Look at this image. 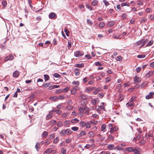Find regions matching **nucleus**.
<instances>
[{
  "label": "nucleus",
  "mask_w": 154,
  "mask_h": 154,
  "mask_svg": "<svg viewBox=\"0 0 154 154\" xmlns=\"http://www.w3.org/2000/svg\"><path fill=\"white\" fill-rule=\"evenodd\" d=\"M72 131L69 128L66 130L63 129L60 132V134L61 136H64L66 135L71 134Z\"/></svg>",
  "instance_id": "obj_1"
},
{
  "label": "nucleus",
  "mask_w": 154,
  "mask_h": 154,
  "mask_svg": "<svg viewBox=\"0 0 154 154\" xmlns=\"http://www.w3.org/2000/svg\"><path fill=\"white\" fill-rule=\"evenodd\" d=\"M74 54L76 57H79L83 55V52L79 51L75 52Z\"/></svg>",
  "instance_id": "obj_2"
},
{
  "label": "nucleus",
  "mask_w": 154,
  "mask_h": 154,
  "mask_svg": "<svg viewBox=\"0 0 154 154\" xmlns=\"http://www.w3.org/2000/svg\"><path fill=\"white\" fill-rule=\"evenodd\" d=\"M14 58V57L13 55L11 54H10L5 58L4 61L6 62L8 60H11L13 59Z\"/></svg>",
  "instance_id": "obj_3"
},
{
  "label": "nucleus",
  "mask_w": 154,
  "mask_h": 154,
  "mask_svg": "<svg viewBox=\"0 0 154 154\" xmlns=\"http://www.w3.org/2000/svg\"><path fill=\"white\" fill-rule=\"evenodd\" d=\"M154 94V93L153 92H150L149 94L146 95V96L145 98L147 100L152 98L153 97V96Z\"/></svg>",
  "instance_id": "obj_4"
},
{
  "label": "nucleus",
  "mask_w": 154,
  "mask_h": 154,
  "mask_svg": "<svg viewBox=\"0 0 154 154\" xmlns=\"http://www.w3.org/2000/svg\"><path fill=\"white\" fill-rule=\"evenodd\" d=\"M121 35H117V33H114L112 35V37L115 39H121Z\"/></svg>",
  "instance_id": "obj_5"
},
{
  "label": "nucleus",
  "mask_w": 154,
  "mask_h": 154,
  "mask_svg": "<svg viewBox=\"0 0 154 154\" xmlns=\"http://www.w3.org/2000/svg\"><path fill=\"white\" fill-rule=\"evenodd\" d=\"M141 80L140 78L138 77L137 75L134 76V81L135 82L137 83H140L141 82Z\"/></svg>",
  "instance_id": "obj_6"
},
{
  "label": "nucleus",
  "mask_w": 154,
  "mask_h": 154,
  "mask_svg": "<svg viewBox=\"0 0 154 154\" xmlns=\"http://www.w3.org/2000/svg\"><path fill=\"white\" fill-rule=\"evenodd\" d=\"M56 17H57V15L56 14L53 12H51L50 13L49 15V17L50 19H53Z\"/></svg>",
  "instance_id": "obj_7"
},
{
  "label": "nucleus",
  "mask_w": 154,
  "mask_h": 154,
  "mask_svg": "<svg viewBox=\"0 0 154 154\" xmlns=\"http://www.w3.org/2000/svg\"><path fill=\"white\" fill-rule=\"evenodd\" d=\"M118 130V127L117 126L111 129L110 131V132L111 134L113 133L114 131H116Z\"/></svg>",
  "instance_id": "obj_8"
},
{
  "label": "nucleus",
  "mask_w": 154,
  "mask_h": 154,
  "mask_svg": "<svg viewBox=\"0 0 154 154\" xmlns=\"http://www.w3.org/2000/svg\"><path fill=\"white\" fill-rule=\"evenodd\" d=\"M101 90V88H97L93 92V93L94 94H96L98 93V92L100 91Z\"/></svg>",
  "instance_id": "obj_9"
},
{
  "label": "nucleus",
  "mask_w": 154,
  "mask_h": 154,
  "mask_svg": "<svg viewBox=\"0 0 154 154\" xmlns=\"http://www.w3.org/2000/svg\"><path fill=\"white\" fill-rule=\"evenodd\" d=\"M107 148L109 150H113L114 148V146L113 144H109L107 146Z\"/></svg>",
  "instance_id": "obj_10"
},
{
  "label": "nucleus",
  "mask_w": 154,
  "mask_h": 154,
  "mask_svg": "<svg viewBox=\"0 0 154 154\" xmlns=\"http://www.w3.org/2000/svg\"><path fill=\"white\" fill-rule=\"evenodd\" d=\"M69 89V88L68 87H66V88H64L63 90L61 91V90H59L57 92L58 93H60L63 92H67Z\"/></svg>",
  "instance_id": "obj_11"
},
{
  "label": "nucleus",
  "mask_w": 154,
  "mask_h": 154,
  "mask_svg": "<svg viewBox=\"0 0 154 154\" xmlns=\"http://www.w3.org/2000/svg\"><path fill=\"white\" fill-rule=\"evenodd\" d=\"M95 88V87L88 88L85 90L86 92L89 93L91 91Z\"/></svg>",
  "instance_id": "obj_12"
},
{
  "label": "nucleus",
  "mask_w": 154,
  "mask_h": 154,
  "mask_svg": "<svg viewBox=\"0 0 154 154\" xmlns=\"http://www.w3.org/2000/svg\"><path fill=\"white\" fill-rule=\"evenodd\" d=\"M86 123L83 121H81L79 122V125L82 128H84L85 127L86 125Z\"/></svg>",
  "instance_id": "obj_13"
},
{
  "label": "nucleus",
  "mask_w": 154,
  "mask_h": 154,
  "mask_svg": "<svg viewBox=\"0 0 154 154\" xmlns=\"http://www.w3.org/2000/svg\"><path fill=\"white\" fill-rule=\"evenodd\" d=\"M52 114V113H51V111H49V114L47 115L46 117V119L48 120L51 119L52 117V116L51 115Z\"/></svg>",
  "instance_id": "obj_14"
},
{
  "label": "nucleus",
  "mask_w": 154,
  "mask_h": 154,
  "mask_svg": "<svg viewBox=\"0 0 154 154\" xmlns=\"http://www.w3.org/2000/svg\"><path fill=\"white\" fill-rule=\"evenodd\" d=\"M40 143H39V142H37L36 143V144L35 146V148L36 149L37 151H38L40 149Z\"/></svg>",
  "instance_id": "obj_15"
},
{
  "label": "nucleus",
  "mask_w": 154,
  "mask_h": 154,
  "mask_svg": "<svg viewBox=\"0 0 154 154\" xmlns=\"http://www.w3.org/2000/svg\"><path fill=\"white\" fill-rule=\"evenodd\" d=\"M79 121V120L77 119V118H75L71 120V122L72 123L75 124L78 122Z\"/></svg>",
  "instance_id": "obj_16"
},
{
  "label": "nucleus",
  "mask_w": 154,
  "mask_h": 154,
  "mask_svg": "<svg viewBox=\"0 0 154 154\" xmlns=\"http://www.w3.org/2000/svg\"><path fill=\"white\" fill-rule=\"evenodd\" d=\"M86 132L84 131H81L80 134L78 135L79 137H81L83 135H85L86 134Z\"/></svg>",
  "instance_id": "obj_17"
},
{
  "label": "nucleus",
  "mask_w": 154,
  "mask_h": 154,
  "mask_svg": "<svg viewBox=\"0 0 154 154\" xmlns=\"http://www.w3.org/2000/svg\"><path fill=\"white\" fill-rule=\"evenodd\" d=\"M75 66L76 67H82L84 66V65L83 63H81L79 64H77L75 65Z\"/></svg>",
  "instance_id": "obj_18"
},
{
  "label": "nucleus",
  "mask_w": 154,
  "mask_h": 154,
  "mask_svg": "<svg viewBox=\"0 0 154 154\" xmlns=\"http://www.w3.org/2000/svg\"><path fill=\"white\" fill-rule=\"evenodd\" d=\"M95 135V133L93 131H90L88 133V135L89 137H93Z\"/></svg>",
  "instance_id": "obj_19"
},
{
  "label": "nucleus",
  "mask_w": 154,
  "mask_h": 154,
  "mask_svg": "<svg viewBox=\"0 0 154 154\" xmlns=\"http://www.w3.org/2000/svg\"><path fill=\"white\" fill-rule=\"evenodd\" d=\"M19 75V72L17 71H14L13 74V76L14 77H17Z\"/></svg>",
  "instance_id": "obj_20"
},
{
  "label": "nucleus",
  "mask_w": 154,
  "mask_h": 154,
  "mask_svg": "<svg viewBox=\"0 0 154 154\" xmlns=\"http://www.w3.org/2000/svg\"><path fill=\"white\" fill-rule=\"evenodd\" d=\"M104 107L102 106H97L96 107V109L98 110H101L102 109H104Z\"/></svg>",
  "instance_id": "obj_21"
},
{
  "label": "nucleus",
  "mask_w": 154,
  "mask_h": 154,
  "mask_svg": "<svg viewBox=\"0 0 154 154\" xmlns=\"http://www.w3.org/2000/svg\"><path fill=\"white\" fill-rule=\"evenodd\" d=\"M98 3V2L97 0H94L91 2V4L93 6H96Z\"/></svg>",
  "instance_id": "obj_22"
},
{
  "label": "nucleus",
  "mask_w": 154,
  "mask_h": 154,
  "mask_svg": "<svg viewBox=\"0 0 154 154\" xmlns=\"http://www.w3.org/2000/svg\"><path fill=\"white\" fill-rule=\"evenodd\" d=\"M50 125H55L57 122L55 120H52L50 121Z\"/></svg>",
  "instance_id": "obj_23"
},
{
  "label": "nucleus",
  "mask_w": 154,
  "mask_h": 154,
  "mask_svg": "<svg viewBox=\"0 0 154 154\" xmlns=\"http://www.w3.org/2000/svg\"><path fill=\"white\" fill-rule=\"evenodd\" d=\"M103 63L100 62H97L95 63V65L97 66H102Z\"/></svg>",
  "instance_id": "obj_24"
},
{
  "label": "nucleus",
  "mask_w": 154,
  "mask_h": 154,
  "mask_svg": "<svg viewBox=\"0 0 154 154\" xmlns=\"http://www.w3.org/2000/svg\"><path fill=\"white\" fill-rule=\"evenodd\" d=\"M153 42H154L153 40L152 39L150 40L148 43L146 45V47H149L151 46L153 44Z\"/></svg>",
  "instance_id": "obj_25"
},
{
  "label": "nucleus",
  "mask_w": 154,
  "mask_h": 154,
  "mask_svg": "<svg viewBox=\"0 0 154 154\" xmlns=\"http://www.w3.org/2000/svg\"><path fill=\"white\" fill-rule=\"evenodd\" d=\"M121 5L122 7H123L124 6H127L129 7L130 6V4L129 3L125 2V3H122L121 4Z\"/></svg>",
  "instance_id": "obj_26"
},
{
  "label": "nucleus",
  "mask_w": 154,
  "mask_h": 154,
  "mask_svg": "<svg viewBox=\"0 0 154 154\" xmlns=\"http://www.w3.org/2000/svg\"><path fill=\"white\" fill-rule=\"evenodd\" d=\"M122 149V147L120 146H118L116 147L114 146V149L117 150H121Z\"/></svg>",
  "instance_id": "obj_27"
},
{
  "label": "nucleus",
  "mask_w": 154,
  "mask_h": 154,
  "mask_svg": "<svg viewBox=\"0 0 154 154\" xmlns=\"http://www.w3.org/2000/svg\"><path fill=\"white\" fill-rule=\"evenodd\" d=\"M134 148H132V147H127L125 149V150L126 151H129V152H132L134 150Z\"/></svg>",
  "instance_id": "obj_28"
},
{
  "label": "nucleus",
  "mask_w": 154,
  "mask_h": 154,
  "mask_svg": "<svg viewBox=\"0 0 154 154\" xmlns=\"http://www.w3.org/2000/svg\"><path fill=\"white\" fill-rule=\"evenodd\" d=\"M140 149L138 148L137 149H134V152L135 154H140L139 152Z\"/></svg>",
  "instance_id": "obj_29"
},
{
  "label": "nucleus",
  "mask_w": 154,
  "mask_h": 154,
  "mask_svg": "<svg viewBox=\"0 0 154 154\" xmlns=\"http://www.w3.org/2000/svg\"><path fill=\"white\" fill-rule=\"evenodd\" d=\"M75 74L76 76L78 75L79 74V70L77 68H75L74 70Z\"/></svg>",
  "instance_id": "obj_30"
},
{
  "label": "nucleus",
  "mask_w": 154,
  "mask_h": 154,
  "mask_svg": "<svg viewBox=\"0 0 154 154\" xmlns=\"http://www.w3.org/2000/svg\"><path fill=\"white\" fill-rule=\"evenodd\" d=\"M114 24V23L113 21H110L107 24V26L108 27H110Z\"/></svg>",
  "instance_id": "obj_31"
},
{
  "label": "nucleus",
  "mask_w": 154,
  "mask_h": 154,
  "mask_svg": "<svg viewBox=\"0 0 154 154\" xmlns=\"http://www.w3.org/2000/svg\"><path fill=\"white\" fill-rule=\"evenodd\" d=\"M126 105L127 106L130 107L132 106H134V103L132 102L129 101V102L127 103Z\"/></svg>",
  "instance_id": "obj_32"
},
{
  "label": "nucleus",
  "mask_w": 154,
  "mask_h": 154,
  "mask_svg": "<svg viewBox=\"0 0 154 154\" xmlns=\"http://www.w3.org/2000/svg\"><path fill=\"white\" fill-rule=\"evenodd\" d=\"M42 20V18L41 16H38L37 17L35 18V20L36 22V23H38L40 22Z\"/></svg>",
  "instance_id": "obj_33"
},
{
  "label": "nucleus",
  "mask_w": 154,
  "mask_h": 154,
  "mask_svg": "<svg viewBox=\"0 0 154 154\" xmlns=\"http://www.w3.org/2000/svg\"><path fill=\"white\" fill-rule=\"evenodd\" d=\"M147 83L146 82H143L141 84L140 87L141 88H143L147 85Z\"/></svg>",
  "instance_id": "obj_34"
},
{
  "label": "nucleus",
  "mask_w": 154,
  "mask_h": 154,
  "mask_svg": "<svg viewBox=\"0 0 154 154\" xmlns=\"http://www.w3.org/2000/svg\"><path fill=\"white\" fill-rule=\"evenodd\" d=\"M48 132L47 131H44L42 135V137H45L48 136Z\"/></svg>",
  "instance_id": "obj_35"
},
{
  "label": "nucleus",
  "mask_w": 154,
  "mask_h": 154,
  "mask_svg": "<svg viewBox=\"0 0 154 154\" xmlns=\"http://www.w3.org/2000/svg\"><path fill=\"white\" fill-rule=\"evenodd\" d=\"M63 123L62 121H59L57 124V125L58 127H61L63 126Z\"/></svg>",
  "instance_id": "obj_36"
},
{
  "label": "nucleus",
  "mask_w": 154,
  "mask_h": 154,
  "mask_svg": "<svg viewBox=\"0 0 154 154\" xmlns=\"http://www.w3.org/2000/svg\"><path fill=\"white\" fill-rule=\"evenodd\" d=\"M53 75L54 77L56 78H60L61 77V76H60V75L59 74H57V73H54L53 74Z\"/></svg>",
  "instance_id": "obj_37"
},
{
  "label": "nucleus",
  "mask_w": 154,
  "mask_h": 154,
  "mask_svg": "<svg viewBox=\"0 0 154 154\" xmlns=\"http://www.w3.org/2000/svg\"><path fill=\"white\" fill-rule=\"evenodd\" d=\"M64 125L65 126H69L70 125V122L69 120H66L64 122Z\"/></svg>",
  "instance_id": "obj_38"
},
{
  "label": "nucleus",
  "mask_w": 154,
  "mask_h": 154,
  "mask_svg": "<svg viewBox=\"0 0 154 154\" xmlns=\"http://www.w3.org/2000/svg\"><path fill=\"white\" fill-rule=\"evenodd\" d=\"M105 26V23L103 22H101L99 25V27L100 28H102Z\"/></svg>",
  "instance_id": "obj_39"
},
{
  "label": "nucleus",
  "mask_w": 154,
  "mask_h": 154,
  "mask_svg": "<svg viewBox=\"0 0 154 154\" xmlns=\"http://www.w3.org/2000/svg\"><path fill=\"white\" fill-rule=\"evenodd\" d=\"M87 23L88 25L90 26H91L93 24L92 22L89 19H87Z\"/></svg>",
  "instance_id": "obj_40"
},
{
  "label": "nucleus",
  "mask_w": 154,
  "mask_h": 154,
  "mask_svg": "<svg viewBox=\"0 0 154 154\" xmlns=\"http://www.w3.org/2000/svg\"><path fill=\"white\" fill-rule=\"evenodd\" d=\"M72 84L75 85V87H77L79 85V82L78 81H74L73 82Z\"/></svg>",
  "instance_id": "obj_41"
},
{
  "label": "nucleus",
  "mask_w": 154,
  "mask_h": 154,
  "mask_svg": "<svg viewBox=\"0 0 154 154\" xmlns=\"http://www.w3.org/2000/svg\"><path fill=\"white\" fill-rule=\"evenodd\" d=\"M114 139V137L112 135H109L108 137V139L110 141Z\"/></svg>",
  "instance_id": "obj_42"
},
{
  "label": "nucleus",
  "mask_w": 154,
  "mask_h": 154,
  "mask_svg": "<svg viewBox=\"0 0 154 154\" xmlns=\"http://www.w3.org/2000/svg\"><path fill=\"white\" fill-rule=\"evenodd\" d=\"M149 41L148 39L147 38L146 39H142L141 40L142 43L144 44H145L146 43Z\"/></svg>",
  "instance_id": "obj_43"
},
{
  "label": "nucleus",
  "mask_w": 154,
  "mask_h": 154,
  "mask_svg": "<svg viewBox=\"0 0 154 154\" xmlns=\"http://www.w3.org/2000/svg\"><path fill=\"white\" fill-rule=\"evenodd\" d=\"M59 140V138L57 137L54 139L53 142L54 143H58Z\"/></svg>",
  "instance_id": "obj_44"
},
{
  "label": "nucleus",
  "mask_w": 154,
  "mask_h": 154,
  "mask_svg": "<svg viewBox=\"0 0 154 154\" xmlns=\"http://www.w3.org/2000/svg\"><path fill=\"white\" fill-rule=\"evenodd\" d=\"M91 124L89 122H88L86 123L85 127H86V128H90L91 127Z\"/></svg>",
  "instance_id": "obj_45"
},
{
  "label": "nucleus",
  "mask_w": 154,
  "mask_h": 154,
  "mask_svg": "<svg viewBox=\"0 0 154 154\" xmlns=\"http://www.w3.org/2000/svg\"><path fill=\"white\" fill-rule=\"evenodd\" d=\"M106 128V126L105 124H103L101 127V131H103Z\"/></svg>",
  "instance_id": "obj_46"
},
{
  "label": "nucleus",
  "mask_w": 154,
  "mask_h": 154,
  "mask_svg": "<svg viewBox=\"0 0 154 154\" xmlns=\"http://www.w3.org/2000/svg\"><path fill=\"white\" fill-rule=\"evenodd\" d=\"M103 2L106 6L109 5V2L106 0H103Z\"/></svg>",
  "instance_id": "obj_47"
},
{
  "label": "nucleus",
  "mask_w": 154,
  "mask_h": 154,
  "mask_svg": "<svg viewBox=\"0 0 154 154\" xmlns=\"http://www.w3.org/2000/svg\"><path fill=\"white\" fill-rule=\"evenodd\" d=\"M127 16V14L126 13H123L122 15V18L123 20H124L126 18Z\"/></svg>",
  "instance_id": "obj_48"
},
{
  "label": "nucleus",
  "mask_w": 154,
  "mask_h": 154,
  "mask_svg": "<svg viewBox=\"0 0 154 154\" xmlns=\"http://www.w3.org/2000/svg\"><path fill=\"white\" fill-rule=\"evenodd\" d=\"M44 77L45 81L48 80L49 79V77L48 75H44Z\"/></svg>",
  "instance_id": "obj_49"
},
{
  "label": "nucleus",
  "mask_w": 154,
  "mask_h": 154,
  "mask_svg": "<svg viewBox=\"0 0 154 154\" xmlns=\"http://www.w3.org/2000/svg\"><path fill=\"white\" fill-rule=\"evenodd\" d=\"M61 152L62 154H66V149L64 148L61 149Z\"/></svg>",
  "instance_id": "obj_50"
},
{
  "label": "nucleus",
  "mask_w": 154,
  "mask_h": 154,
  "mask_svg": "<svg viewBox=\"0 0 154 154\" xmlns=\"http://www.w3.org/2000/svg\"><path fill=\"white\" fill-rule=\"evenodd\" d=\"M89 80V79L88 78L85 77V78H84V79H83L82 82L84 83H85L86 82L88 81Z\"/></svg>",
  "instance_id": "obj_51"
},
{
  "label": "nucleus",
  "mask_w": 154,
  "mask_h": 154,
  "mask_svg": "<svg viewBox=\"0 0 154 154\" xmlns=\"http://www.w3.org/2000/svg\"><path fill=\"white\" fill-rule=\"evenodd\" d=\"M71 129L74 131H76L78 130L79 128L77 127H74L71 128Z\"/></svg>",
  "instance_id": "obj_52"
},
{
  "label": "nucleus",
  "mask_w": 154,
  "mask_h": 154,
  "mask_svg": "<svg viewBox=\"0 0 154 154\" xmlns=\"http://www.w3.org/2000/svg\"><path fill=\"white\" fill-rule=\"evenodd\" d=\"M57 97L55 96L50 97V99L51 100H52L53 101H55L57 100Z\"/></svg>",
  "instance_id": "obj_53"
},
{
  "label": "nucleus",
  "mask_w": 154,
  "mask_h": 154,
  "mask_svg": "<svg viewBox=\"0 0 154 154\" xmlns=\"http://www.w3.org/2000/svg\"><path fill=\"white\" fill-rule=\"evenodd\" d=\"M55 112L58 114H60L62 113V111L56 109L55 110Z\"/></svg>",
  "instance_id": "obj_54"
},
{
  "label": "nucleus",
  "mask_w": 154,
  "mask_h": 154,
  "mask_svg": "<svg viewBox=\"0 0 154 154\" xmlns=\"http://www.w3.org/2000/svg\"><path fill=\"white\" fill-rule=\"evenodd\" d=\"M79 110L81 112H84V111L85 110L84 107H79Z\"/></svg>",
  "instance_id": "obj_55"
},
{
  "label": "nucleus",
  "mask_w": 154,
  "mask_h": 154,
  "mask_svg": "<svg viewBox=\"0 0 154 154\" xmlns=\"http://www.w3.org/2000/svg\"><path fill=\"white\" fill-rule=\"evenodd\" d=\"M46 151L49 154L52 151V149L51 148H49L47 149Z\"/></svg>",
  "instance_id": "obj_56"
},
{
  "label": "nucleus",
  "mask_w": 154,
  "mask_h": 154,
  "mask_svg": "<svg viewBox=\"0 0 154 154\" xmlns=\"http://www.w3.org/2000/svg\"><path fill=\"white\" fill-rule=\"evenodd\" d=\"M137 57L140 58H144L145 57V55H139L137 56Z\"/></svg>",
  "instance_id": "obj_57"
},
{
  "label": "nucleus",
  "mask_w": 154,
  "mask_h": 154,
  "mask_svg": "<svg viewBox=\"0 0 154 154\" xmlns=\"http://www.w3.org/2000/svg\"><path fill=\"white\" fill-rule=\"evenodd\" d=\"M85 57L87 59H89L91 58V57L90 55L87 54L85 55Z\"/></svg>",
  "instance_id": "obj_58"
},
{
  "label": "nucleus",
  "mask_w": 154,
  "mask_h": 154,
  "mask_svg": "<svg viewBox=\"0 0 154 154\" xmlns=\"http://www.w3.org/2000/svg\"><path fill=\"white\" fill-rule=\"evenodd\" d=\"M64 32L66 33V35L68 36L69 35V30L66 29H64Z\"/></svg>",
  "instance_id": "obj_59"
},
{
  "label": "nucleus",
  "mask_w": 154,
  "mask_h": 154,
  "mask_svg": "<svg viewBox=\"0 0 154 154\" xmlns=\"http://www.w3.org/2000/svg\"><path fill=\"white\" fill-rule=\"evenodd\" d=\"M119 98L118 99V100L121 101H122L123 100V97L121 95V94H119Z\"/></svg>",
  "instance_id": "obj_60"
},
{
  "label": "nucleus",
  "mask_w": 154,
  "mask_h": 154,
  "mask_svg": "<svg viewBox=\"0 0 154 154\" xmlns=\"http://www.w3.org/2000/svg\"><path fill=\"white\" fill-rule=\"evenodd\" d=\"M55 135L54 134H52L49 135V137L51 139H53L55 137Z\"/></svg>",
  "instance_id": "obj_61"
},
{
  "label": "nucleus",
  "mask_w": 154,
  "mask_h": 154,
  "mask_svg": "<svg viewBox=\"0 0 154 154\" xmlns=\"http://www.w3.org/2000/svg\"><path fill=\"white\" fill-rule=\"evenodd\" d=\"M2 4L3 5L4 7H5L7 5V2L5 1H3L2 2Z\"/></svg>",
  "instance_id": "obj_62"
},
{
  "label": "nucleus",
  "mask_w": 154,
  "mask_h": 154,
  "mask_svg": "<svg viewBox=\"0 0 154 154\" xmlns=\"http://www.w3.org/2000/svg\"><path fill=\"white\" fill-rule=\"evenodd\" d=\"M142 43L141 40L140 41H138L136 42L137 45L136 46H138L140 45V44Z\"/></svg>",
  "instance_id": "obj_63"
},
{
  "label": "nucleus",
  "mask_w": 154,
  "mask_h": 154,
  "mask_svg": "<svg viewBox=\"0 0 154 154\" xmlns=\"http://www.w3.org/2000/svg\"><path fill=\"white\" fill-rule=\"evenodd\" d=\"M71 141V139L70 138H69L66 139V143H69Z\"/></svg>",
  "instance_id": "obj_64"
}]
</instances>
